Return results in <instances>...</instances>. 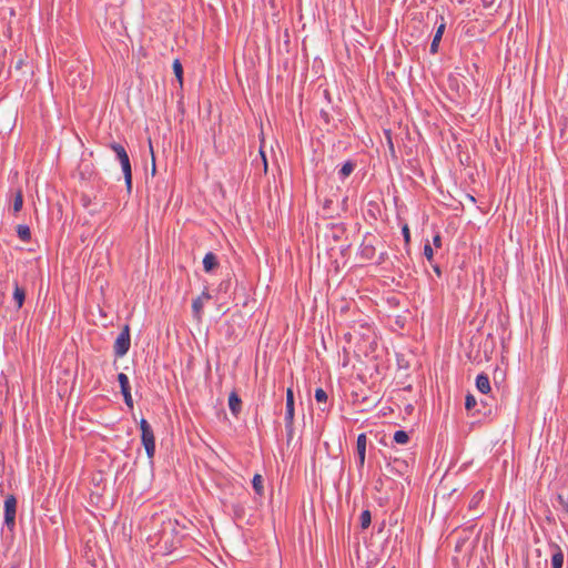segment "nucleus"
Returning <instances> with one entry per match:
<instances>
[{"label": "nucleus", "mask_w": 568, "mask_h": 568, "mask_svg": "<svg viewBox=\"0 0 568 568\" xmlns=\"http://www.w3.org/2000/svg\"><path fill=\"white\" fill-rule=\"evenodd\" d=\"M549 548L551 550V568H562L564 551L561 547L555 541H550Z\"/></svg>", "instance_id": "obj_9"}, {"label": "nucleus", "mask_w": 568, "mask_h": 568, "mask_svg": "<svg viewBox=\"0 0 568 568\" xmlns=\"http://www.w3.org/2000/svg\"><path fill=\"white\" fill-rule=\"evenodd\" d=\"M432 266H433V270H434V272L436 273V275H437L438 277H440V276H442V270H440V266H439L438 264H432Z\"/></svg>", "instance_id": "obj_38"}, {"label": "nucleus", "mask_w": 568, "mask_h": 568, "mask_svg": "<svg viewBox=\"0 0 568 568\" xmlns=\"http://www.w3.org/2000/svg\"><path fill=\"white\" fill-rule=\"evenodd\" d=\"M366 445H367L366 434L362 433L357 436V440H356V455H357L358 468H363V466L365 464Z\"/></svg>", "instance_id": "obj_7"}, {"label": "nucleus", "mask_w": 568, "mask_h": 568, "mask_svg": "<svg viewBox=\"0 0 568 568\" xmlns=\"http://www.w3.org/2000/svg\"><path fill=\"white\" fill-rule=\"evenodd\" d=\"M4 525L13 532L16 528V514H17V498L13 495H8L4 500Z\"/></svg>", "instance_id": "obj_4"}, {"label": "nucleus", "mask_w": 568, "mask_h": 568, "mask_svg": "<svg viewBox=\"0 0 568 568\" xmlns=\"http://www.w3.org/2000/svg\"><path fill=\"white\" fill-rule=\"evenodd\" d=\"M372 523V514L368 509L362 511L359 516V524L362 529H367Z\"/></svg>", "instance_id": "obj_23"}, {"label": "nucleus", "mask_w": 568, "mask_h": 568, "mask_svg": "<svg viewBox=\"0 0 568 568\" xmlns=\"http://www.w3.org/2000/svg\"><path fill=\"white\" fill-rule=\"evenodd\" d=\"M483 498H484V491H483V490L477 491V493L473 496V498H471V500H470V503H469V508H470V509L476 508V507H477V505L483 500Z\"/></svg>", "instance_id": "obj_29"}, {"label": "nucleus", "mask_w": 568, "mask_h": 568, "mask_svg": "<svg viewBox=\"0 0 568 568\" xmlns=\"http://www.w3.org/2000/svg\"><path fill=\"white\" fill-rule=\"evenodd\" d=\"M314 397L317 403H323V404H326L327 399H328L327 393L323 388H316Z\"/></svg>", "instance_id": "obj_28"}, {"label": "nucleus", "mask_w": 568, "mask_h": 568, "mask_svg": "<svg viewBox=\"0 0 568 568\" xmlns=\"http://www.w3.org/2000/svg\"><path fill=\"white\" fill-rule=\"evenodd\" d=\"M384 256H385V254H384V253H382V254L379 255V258H378V262H377L378 264H382V263L384 262Z\"/></svg>", "instance_id": "obj_44"}, {"label": "nucleus", "mask_w": 568, "mask_h": 568, "mask_svg": "<svg viewBox=\"0 0 568 568\" xmlns=\"http://www.w3.org/2000/svg\"><path fill=\"white\" fill-rule=\"evenodd\" d=\"M267 144H264V143H261L260 144V149H258V152L261 154V158L263 159V162H264V165L266 166V151H265V148H266Z\"/></svg>", "instance_id": "obj_32"}, {"label": "nucleus", "mask_w": 568, "mask_h": 568, "mask_svg": "<svg viewBox=\"0 0 568 568\" xmlns=\"http://www.w3.org/2000/svg\"><path fill=\"white\" fill-rule=\"evenodd\" d=\"M23 206V193H22V190H18L14 194V199H13V213L17 214L18 212L21 211Z\"/></svg>", "instance_id": "obj_21"}, {"label": "nucleus", "mask_w": 568, "mask_h": 568, "mask_svg": "<svg viewBox=\"0 0 568 568\" xmlns=\"http://www.w3.org/2000/svg\"><path fill=\"white\" fill-rule=\"evenodd\" d=\"M332 203H333V200H328V199L325 200L324 209H329Z\"/></svg>", "instance_id": "obj_42"}, {"label": "nucleus", "mask_w": 568, "mask_h": 568, "mask_svg": "<svg viewBox=\"0 0 568 568\" xmlns=\"http://www.w3.org/2000/svg\"><path fill=\"white\" fill-rule=\"evenodd\" d=\"M476 387L481 394H488L491 389L490 381L487 374L480 373L476 377Z\"/></svg>", "instance_id": "obj_13"}, {"label": "nucleus", "mask_w": 568, "mask_h": 568, "mask_svg": "<svg viewBox=\"0 0 568 568\" xmlns=\"http://www.w3.org/2000/svg\"><path fill=\"white\" fill-rule=\"evenodd\" d=\"M112 149L116 153V158L121 163L122 171L124 174L125 184L128 191L130 192L132 189V170L129 155L123 146V144H111Z\"/></svg>", "instance_id": "obj_2"}, {"label": "nucleus", "mask_w": 568, "mask_h": 568, "mask_svg": "<svg viewBox=\"0 0 568 568\" xmlns=\"http://www.w3.org/2000/svg\"><path fill=\"white\" fill-rule=\"evenodd\" d=\"M13 287V300L17 304V308L20 310L26 301V290L21 287L17 281H14Z\"/></svg>", "instance_id": "obj_15"}, {"label": "nucleus", "mask_w": 568, "mask_h": 568, "mask_svg": "<svg viewBox=\"0 0 568 568\" xmlns=\"http://www.w3.org/2000/svg\"><path fill=\"white\" fill-rule=\"evenodd\" d=\"M477 407V400L474 395L467 394L465 398V408L467 412H471Z\"/></svg>", "instance_id": "obj_27"}, {"label": "nucleus", "mask_w": 568, "mask_h": 568, "mask_svg": "<svg viewBox=\"0 0 568 568\" xmlns=\"http://www.w3.org/2000/svg\"><path fill=\"white\" fill-rule=\"evenodd\" d=\"M323 94H324V98L327 100V102H328V103H331V102H332V100H331V93H329V91H328L327 89H325V90L323 91Z\"/></svg>", "instance_id": "obj_39"}, {"label": "nucleus", "mask_w": 568, "mask_h": 568, "mask_svg": "<svg viewBox=\"0 0 568 568\" xmlns=\"http://www.w3.org/2000/svg\"><path fill=\"white\" fill-rule=\"evenodd\" d=\"M388 146H389V151H390V153H392L393 155H395V144H394V143H390V144H388Z\"/></svg>", "instance_id": "obj_43"}, {"label": "nucleus", "mask_w": 568, "mask_h": 568, "mask_svg": "<svg viewBox=\"0 0 568 568\" xmlns=\"http://www.w3.org/2000/svg\"><path fill=\"white\" fill-rule=\"evenodd\" d=\"M121 394L123 395L125 405L130 408H133V399H132V395H131V389L121 392Z\"/></svg>", "instance_id": "obj_31"}, {"label": "nucleus", "mask_w": 568, "mask_h": 568, "mask_svg": "<svg viewBox=\"0 0 568 568\" xmlns=\"http://www.w3.org/2000/svg\"><path fill=\"white\" fill-rule=\"evenodd\" d=\"M294 393L292 388L286 390V407L284 420L286 424H294Z\"/></svg>", "instance_id": "obj_10"}, {"label": "nucleus", "mask_w": 568, "mask_h": 568, "mask_svg": "<svg viewBox=\"0 0 568 568\" xmlns=\"http://www.w3.org/2000/svg\"><path fill=\"white\" fill-rule=\"evenodd\" d=\"M229 407L231 413L236 417L242 409V399L236 394V392H232L229 396Z\"/></svg>", "instance_id": "obj_14"}, {"label": "nucleus", "mask_w": 568, "mask_h": 568, "mask_svg": "<svg viewBox=\"0 0 568 568\" xmlns=\"http://www.w3.org/2000/svg\"><path fill=\"white\" fill-rule=\"evenodd\" d=\"M285 429H286L288 440L292 439L293 433H294L293 424H290V426H288V424L285 423Z\"/></svg>", "instance_id": "obj_35"}, {"label": "nucleus", "mask_w": 568, "mask_h": 568, "mask_svg": "<svg viewBox=\"0 0 568 568\" xmlns=\"http://www.w3.org/2000/svg\"><path fill=\"white\" fill-rule=\"evenodd\" d=\"M445 28H446V23H445L444 17H440V23L437 27V30H436L433 41L430 43V53H433V54L437 53L439 42L442 40Z\"/></svg>", "instance_id": "obj_11"}, {"label": "nucleus", "mask_w": 568, "mask_h": 568, "mask_svg": "<svg viewBox=\"0 0 568 568\" xmlns=\"http://www.w3.org/2000/svg\"><path fill=\"white\" fill-rule=\"evenodd\" d=\"M17 234L19 239L23 242H29L31 240V231L28 225H18L17 227Z\"/></svg>", "instance_id": "obj_20"}, {"label": "nucleus", "mask_w": 568, "mask_h": 568, "mask_svg": "<svg viewBox=\"0 0 568 568\" xmlns=\"http://www.w3.org/2000/svg\"><path fill=\"white\" fill-rule=\"evenodd\" d=\"M252 486L256 495L262 497L264 495L263 477L260 474H255L252 479Z\"/></svg>", "instance_id": "obj_17"}, {"label": "nucleus", "mask_w": 568, "mask_h": 568, "mask_svg": "<svg viewBox=\"0 0 568 568\" xmlns=\"http://www.w3.org/2000/svg\"><path fill=\"white\" fill-rule=\"evenodd\" d=\"M131 345V336H130V326L124 325L121 333L115 339L113 351L115 357H123L130 349Z\"/></svg>", "instance_id": "obj_3"}, {"label": "nucleus", "mask_w": 568, "mask_h": 568, "mask_svg": "<svg viewBox=\"0 0 568 568\" xmlns=\"http://www.w3.org/2000/svg\"><path fill=\"white\" fill-rule=\"evenodd\" d=\"M149 145V149H150V152L152 154V159L154 160V153H155V146L159 148L161 144H153V143H150L148 144Z\"/></svg>", "instance_id": "obj_37"}, {"label": "nucleus", "mask_w": 568, "mask_h": 568, "mask_svg": "<svg viewBox=\"0 0 568 568\" xmlns=\"http://www.w3.org/2000/svg\"><path fill=\"white\" fill-rule=\"evenodd\" d=\"M402 233H403V236H404V239H405V242H406V243H409V240H410V233H409V227H408V225H406V224H405V225L402 227Z\"/></svg>", "instance_id": "obj_33"}, {"label": "nucleus", "mask_w": 568, "mask_h": 568, "mask_svg": "<svg viewBox=\"0 0 568 568\" xmlns=\"http://www.w3.org/2000/svg\"><path fill=\"white\" fill-rule=\"evenodd\" d=\"M212 295L207 290H204L200 296L192 301V312L196 320H201L203 313V300H211Z\"/></svg>", "instance_id": "obj_8"}, {"label": "nucleus", "mask_w": 568, "mask_h": 568, "mask_svg": "<svg viewBox=\"0 0 568 568\" xmlns=\"http://www.w3.org/2000/svg\"><path fill=\"white\" fill-rule=\"evenodd\" d=\"M409 440V436L405 430H396L394 434V442L400 445L407 444Z\"/></svg>", "instance_id": "obj_24"}, {"label": "nucleus", "mask_w": 568, "mask_h": 568, "mask_svg": "<svg viewBox=\"0 0 568 568\" xmlns=\"http://www.w3.org/2000/svg\"><path fill=\"white\" fill-rule=\"evenodd\" d=\"M376 239L373 235H366L361 244L358 255L363 261H372L376 255Z\"/></svg>", "instance_id": "obj_5"}, {"label": "nucleus", "mask_w": 568, "mask_h": 568, "mask_svg": "<svg viewBox=\"0 0 568 568\" xmlns=\"http://www.w3.org/2000/svg\"><path fill=\"white\" fill-rule=\"evenodd\" d=\"M505 145H506V144H504V146H505ZM495 146H496L497 151H499V152H501V151H503V152H506V148H501V146H503V144L496 143V144H495Z\"/></svg>", "instance_id": "obj_40"}, {"label": "nucleus", "mask_w": 568, "mask_h": 568, "mask_svg": "<svg viewBox=\"0 0 568 568\" xmlns=\"http://www.w3.org/2000/svg\"><path fill=\"white\" fill-rule=\"evenodd\" d=\"M232 287V280L231 277H227L225 280H223L219 286H217V293H223V294H226L229 293V291L231 290Z\"/></svg>", "instance_id": "obj_26"}, {"label": "nucleus", "mask_w": 568, "mask_h": 568, "mask_svg": "<svg viewBox=\"0 0 568 568\" xmlns=\"http://www.w3.org/2000/svg\"><path fill=\"white\" fill-rule=\"evenodd\" d=\"M11 568H16V567H11Z\"/></svg>", "instance_id": "obj_45"}, {"label": "nucleus", "mask_w": 568, "mask_h": 568, "mask_svg": "<svg viewBox=\"0 0 568 568\" xmlns=\"http://www.w3.org/2000/svg\"><path fill=\"white\" fill-rule=\"evenodd\" d=\"M173 72L179 81L180 87L183 85V67L179 59H175L173 62Z\"/></svg>", "instance_id": "obj_22"}, {"label": "nucleus", "mask_w": 568, "mask_h": 568, "mask_svg": "<svg viewBox=\"0 0 568 568\" xmlns=\"http://www.w3.org/2000/svg\"><path fill=\"white\" fill-rule=\"evenodd\" d=\"M480 407L481 408L476 409V412H474L473 415L478 414V415H481L484 417H488V416L491 415L493 406H491V404L488 403V400H484V399L480 400Z\"/></svg>", "instance_id": "obj_19"}, {"label": "nucleus", "mask_w": 568, "mask_h": 568, "mask_svg": "<svg viewBox=\"0 0 568 568\" xmlns=\"http://www.w3.org/2000/svg\"><path fill=\"white\" fill-rule=\"evenodd\" d=\"M386 467L390 474L396 476H405L410 470L408 462L399 457H390Z\"/></svg>", "instance_id": "obj_6"}, {"label": "nucleus", "mask_w": 568, "mask_h": 568, "mask_svg": "<svg viewBox=\"0 0 568 568\" xmlns=\"http://www.w3.org/2000/svg\"><path fill=\"white\" fill-rule=\"evenodd\" d=\"M140 429L142 445L145 448L148 457L152 459L155 454V437L153 429L149 422L144 418L140 420Z\"/></svg>", "instance_id": "obj_1"}, {"label": "nucleus", "mask_w": 568, "mask_h": 568, "mask_svg": "<svg viewBox=\"0 0 568 568\" xmlns=\"http://www.w3.org/2000/svg\"><path fill=\"white\" fill-rule=\"evenodd\" d=\"M424 255L428 262H430V263L433 262L434 251L429 243H426L424 246Z\"/></svg>", "instance_id": "obj_30"}, {"label": "nucleus", "mask_w": 568, "mask_h": 568, "mask_svg": "<svg viewBox=\"0 0 568 568\" xmlns=\"http://www.w3.org/2000/svg\"><path fill=\"white\" fill-rule=\"evenodd\" d=\"M481 1H483L484 8H486V9H493L497 2V0H481Z\"/></svg>", "instance_id": "obj_34"}, {"label": "nucleus", "mask_w": 568, "mask_h": 568, "mask_svg": "<svg viewBox=\"0 0 568 568\" xmlns=\"http://www.w3.org/2000/svg\"><path fill=\"white\" fill-rule=\"evenodd\" d=\"M220 265L217 256L213 252L205 254L203 258V270L206 273H212Z\"/></svg>", "instance_id": "obj_12"}, {"label": "nucleus", "mask_w": 568, "mask_h": 568, "mask_svg": "<svg viewBox=\"0 0 568 568\" xmlns=\"http://www.w3.org/2000/svg\"><path fill=\"white\" fill-rule=\"evenodd\" d=\"M118 382L120 384L121 392L131 389L129 377L124 373H120L118 375Z\"/></svg>", "instance_id": "obj_25"}, {"label": "nucleus", "mask_w": 568, "mask_h": 568, "mask_svg": "<svg viewBox=\"0 0 568 568\" xmlns=\"http://www.w3.org/2000/svg\"><path fill=\"white\" fill-rule=\"evenodd\" d=\"M355 166L356 164L352 161H347L345 162L342 168L339 169L338 171V175L342 180L346 179L347 176H349L353 171L355 170Z\"/></svg>", "instance_id": "obj_18"}, {"label": "nucleus", "mask_w": 568, "mask_h": 568, "mask_svg": "<svg viewBox=\"0 0 568 568\" xmlns=\"http://www.w3.org/2000/svg\"><path fill=\"white\" fill-rule=\"evenodd\" d=\"M440 242H442L440 236H439V235H436V236L434 237V244H435L436 246H439V245H440Z\"/></svg>", "instance_id": "obj_41"}, {"label": "nucleus", "mask_w": 568, "mask_h": 568, "mask_svg": "<svg viewBox=\"0 0 568 568\" xmlns=\"http://www.w3.org/2000/svg\"><path fill=\"white\" fill-rule=\"evenodd\" d=\"M318 125L321 130L331 131V116L326 110L320 111Z\"/></svg>", "instance_id": "obj_16"}, {"label": "nucleus", "mask_w": 568, "mask_h": 568, "mask_svg": "<svg viewBox=\"0 0 568 568\" xmlns=\"http://www.w3.org/2000/svg\"><path fill=\"white\" fill-rule=\"evenodd\" d=\"M561 139H564L565 142H568V123H566L565 128L561 130Z\"/></svg>", "instance_id": "obj_36"}]
</instances>
